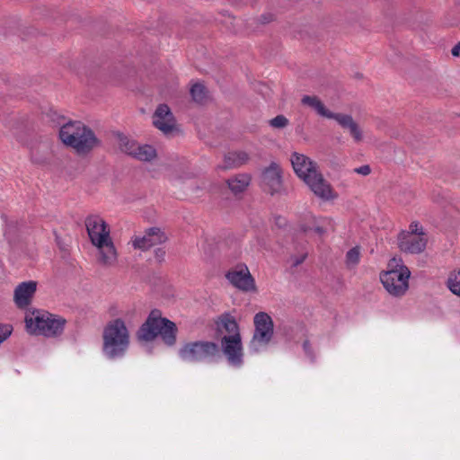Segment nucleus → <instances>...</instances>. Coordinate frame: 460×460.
<instances>
[{"mask_svg": "<svg viewBox=\"0 0 460 460\" xmlns=\"http://www.w3.org/2000/svg\"><path fill=\"white\" fill-rule=\"evenodd\" d=\"M263 190L270 195L279 193L282 190L281 169L276 163H271L261 173Z\"/></svg>", "mask_w": 460, "mask_h": 460, "instance_id": "obj_13", "label": "nucleus"}, {"mask_svg": "<svg viewBox=\"0 0 460 460\" xmlns=\"http://www.w3.org/2000/svg\"><path fill=\"white\" fill-rule=\"evenodd\" d=\"M275 220H276V224H277L278 226H281L282 222H284V221H285V219H284V218H282V217H279H279H277Z\"/></svg>", "mask_w": 460, "mask_h": 460, "instance_id": "obj_38", "label": "nucleus"}, {"mask_svg": "<svg viewBox=\"0 0 460 460\" xmlns=\"http://www.w3.org/2000/svg\"><path fill=\"white\" fill-rule=\"evenodd\" d=\"M447 288L453 294L460 296V278L458 279L456 275H450L447 279Z\"/></svg>", "mask_w": 460, "mask_h": 460, "instance_id": "obj_26", "label": "nucleus"}, {"mask_svg": "<svg viewBox=\"0 0 460 460\" xmlns=\"http://www.w3.org/2000/svg\"><path fill=\"white\" fill-rule=\"evenodd\" d=\"M54 235H55L56 243L58 246V248L61 251H66L67 248L66 243H65V242L62 240V238L58 234V233L56 231H54Z\"/></svg>", "mask_w": 460, "mask_h": 460, "instance_id": "obj_33", "label": "nucleus"}, {"mask_svg": "<svg viewBox=\"0 0 460 460\" xmlns=\"http://www.w3.org/2000/svg\"><path fill=\"white\" fill-rule=\"evenodd\" d=\"M308 230H309V228H307V227H303V231H304V232H307Z\"/></svg>", "mask_w": 460, "mask_h": 460, "instance_id": "obj_39", "label": "nucleus"}, {"mask_svg": "<svg viewBox=\"0 0 460 460\" xmlns=\"http://www.w3.org/2000/svg\"><path fill=\"white\" fill-rule=\"evenodd\" d=\"M301 103L313 109L318 115L332 119L335 115L334 112L329 111L320 98L316 95H304L301 99Z\"/></svg>", "mask_w": 460, "mask_h": 460, "instance_id": "obj_19", "label": "nucleus"}, {"mask_svg": "<svg viewBox=\"0 0 460 460\" xmlns=\"http://www.w3.org/2000/svg\"><path fill=\"white\" fill-rule=\"evenodd\" d=\"M332 119H335L341 128L348 129L356 142H360L362 140V130L351 115L335 113Z\"/></svg>", "mask_w": 460, "mask_h": 460, "instance_id": "obj_18", "label": "nucleus"}, {"mask_svg": "<svg viewBox=\"0 0 460 460\" xmlns=\"http://www.w3.org/2000/svg\"><path fill=\"white\" fill-rule=\"evenodd\" d=\"M273 20H274V14H272L270 13H263L259 18V22L261 24L270 23Z\"/></svg>", "mask_w": 460, "mask_h": 460, "instance_id": "obj_30", "label": "nucleus"}, {"mask_svg": "<svg viewBox=\"0 0 460 460\" xmlns=\"http://www.w3.org/2000/svg\"><path fill=\"white\" fill-rule=\"evenodd\" d=\"M190 95L192 100L197 103H203L207 99V89L200 84L196 83L190 88Z\"/></svg>", "mask_w": 460, "mask_h": 460, "instance_id": "obj_24", "label": "nucleus"}, {"mask_svg": "<svg viewBox=\"0 0 460 460\" xmlns=\"http://www.w3.org/2000/svg\"><path fill=\"white\" fill-rule=\"evenodd\" d=\"M66 319L47 311H34L26 315L25 323L28 331L36 335L45 337L60 336L66 325Z\"/></svg>", "mask_w": 460, "mask_h": 460, "instance_id": "obj_6", "label": "nucleus"}, {"mask_svg": "<svg viewBox=\"0 0 460 460\" xmlns=\"http://www.w3.org/2000/svg\"><path fill=\"white\" fill-rule=\"evenodd\" d=\"M388 267L391 269L380 275V280L390 295L401 296L409 288L408 280L411 272L406 266L400 265L395 258L389 261Z\"/></svg>", "mask_w": 460, "mask_h": 460, "instance_id": "obj_8", "label": "nucleus"}, {"mask_svg": "<svg viewBox=\"0 0 460 460\" xmlns=\"http://www.w3.org/2000/svg\"><path fill=\"white\" fill-rule=\"evenodd\" d=\"M167 236L159 227H150L142 237H137L133 241L135 249L147 250L155 245L164 243Z\"/></svg>", "mask_w": 460, "mask_h": 460, "instance_id": "obj_14", "label": "nucleus"}, {"mask_svg": "<svg viewBox=\"0 0 460 460\" xmlns=\"http://www.w3.org/2000/svg\"><path fill=\"white\" fill-rule=\"evenodd\" d=\"M177 333L176 324L172 321L162 317L160 310L153 309L137 331L136 338L140 343H147L160 336L166 346L172 347L176 344Z\"/></svg>", "mask_w": 460, "mask_h": 460, "instance_id": "obj_2", "label": "nucleus"}, {"mask_svg": "<svg viewBox=\"0 0 460 460\" xmlns=\"http://www.w3.org/2000/svg\"><path fill=\"white\" fill-rule=\"evenodd\" d=\"M269 124L274 128H284L288 125V119L284 115H278L271 119Z\"/></svg>", "mask_w": 460, "mask_h": 460, "instance_id": "obj_27", "label": "nucleus"}, {"mask_svg": "<svg viewBox=\"0 0 460 460\" xmlns=\"http://www.w3.org/2000/svg\"><path fill=\"white\" fill-rule=\"evenodd\" d=\"M251 181V177L248 174H238L234 178H230L226 181L229 189L234 193L238 194L245 190Z\"/></svg>", "mask_w": 460, "mask_h": 460, "instance_id": "obj_21", "label": "nucleus"}, {"mask_svg": "<svg viewBox=\"0 0 460 460\" xmlns=\"http://www.w3.org/2000/svg\"><path fill=\"white\" fill-rule=\"evenodd\" d=\"M13 327L9 324L0 323V345L12 334Z\"/></svg>", "mask_w": 460, "mask_h": 460, "instance_id": "obj_28", "label": "nucleus"}, {"mask_svg": "<svg viewBox=\"0 0 460 460\" xmlns=\"http://www.w3.org/2000/svg\"><path fill=\"white\" fill-rule=\"evenodd\" d=\"M303 349L305 352V354L311 358L313 359L314 358V353H313V349H312V347H311V344H310V341L308 340H305L304 342H303Z\"/></svg>", "mask_w": 460, "mask_h": 460, "instance_id": "obj_32", "label": "nucleus"}, {"mask_svg": "<svg viewBox=\"0 0 460 460\" xmlns=\"http://www.w3.org/2000/svg\"><path fill=\"white\" fill-rule=\"evenodd\" d=\"M215 325H216V334L217 337L222 335L223 336H235L241 335L239 324L237 323L235 318L231 315L229 313H225L220 314L216 320H215Z\"/></svg>", "mask_w": 460, "mask_h": 460, "instance_id": "obj_16", "label": "nucleus"}, {"mask_svg": "<svg viewBox=\"0 0 460 460\" xmlns=\"http://www.w3.org/2000/svg\"><path fill=\"white\" fill-rule=\"evenodd\" d=\"M451 53L454 57H458L460 55V42H458L451 50Z\"/></svg>", "mask_w": 460, "mask_h": 460, "instance_id": "obj_36", "label": "nucleus"}, {"mask_svg": "<svg viewBox=\"0 0 460 460\" xmlns=\"http://www.w3.org/2000/svg\"><path fill=\"white\" fill-rule=\"evenodd\" d=\"M85 226L91 243L99 251L98 261L106 267L113 266L118 253L110 235L109 225L100 216L91 215L85 219Z\"/></svg>", "mask_w": 460, "mask_h": 460, "instance_id": "obj_3", "label": "nucleus"}, {"mask_svg": "<svg viewBox=\"0 0 460 460\" xmlns=\"http://www.w3.org/2000/svg\"><path fill=\"white\" fill-rule=\"evenodd\" d=\"M226 279L236 288L243 292L256 291L254 278L246 265L237 266L226 272Z\"/></svg>", "mask_w": 460, "mask_h": 460, "instance_id": "obj_11", "label": "nucleus"}, {"mask_svg": "<svg viewBox=\"0 0 460 460\" xmlns=\"http://www.w3.org/2000/svg\"><path fill=\"white\" fill-rule=\"evenodd\" d=\"M354 171H355V172H357L358 174L367 176V175H368L371 172V168H370L369 165L365 164V165H362L360 167L355 168Z\"/></svg>", "mask_w": 460, "mask_h": 460, "instance_id": "obj_31", "label": "nucleus"}, {"mask_svg": "<svg viewBox=\"0 0 460 460\" xmlns=\"http://www.w3.org/2000/svg\"><path fill=\"white\" fill-rule=\"evenodd\" d=\"M58 137L65 146L73 148L80 156L89 155L102 145L93 130L79 120H70L64 124L59 128Z\"/></svg>", "mask_w": 460, "mask_h": 460, "instance_id": "obj_1", "label": "nucleus"}, {"mask_svg": "<svg viewBox=\"0 0 460 460\" xmlns=\"http://www.w3.org/2000/svg\"><path fill=\"white\" fill-rule=\"evenodd\" d=\"M409 231H406V233H411V234L415 235H423L426 236V234L423 232V228L419 226L418 222H411L409 226Z\"/></svg>", "mask_w": 460, "mask_h": 460, "instance_id": "obj_29", "label": "nucleus"}, {"mask_svg": "<svg viewBox=\"0 0 460 460\" xmlns=\"http://www.w3.org/2000/svg\"><path fill=\"white\" fill-rule=\"evenodd\" d=\"M117 138L120 151L129 156H132L133 153L135 152L134 149L137 147L138 143L133 139L128 138L122 133H117Z\"/></svg>", "mask_w": 460, "mask_h": 460, "instance_id": "obj_23", "label": "nucleus"}, {"mask_svg": "<svg viewBox=\"0 0 460 460\" xmlns=\"http://www.w3.org/2000/svg\"><path fill=\"white\" fill-rule=\"evenodd\" d=\"M249 155L243 151L229 152L225 155L224 165L221 167L224 170L239 167L247 163Z\"/></svg>", "mask_w": 460, "mask_h": 460, "instance_id": "obj_20", "label": "nucleus"}, {"mask_svg": "<svg viewBox=\"0 0 460 460\" xmlns=\"http://www.w3.org/2000/svg\"><path fill=\"white\" fill-rule=\"evenodd\" d=\"M291 164L296 173L303 179L315 196L323 200L335 197L331 184L318 172L315 162L305 155L295 152L291 155Z\"/></svg>", "mask_w": 460, "mask_h": 460, "instance_id": "obj_4", "label": "nucleus"}, {"mask_svg": "<svg viewBox=\"0 0 460 460\" xmlns=\"http://www.w3.org/2000/svg\"><path fill=\"white\" fill-rule=\"evenodd\" d=\"M306 257H307V253H305L298 257H294L292 266L297 267L298 265L302 264L305 261V260L306 259Z\"/></svg>", "mask_w": 460, "mask_h": 460, "instance_id": "obj_34", "label": "nucleus"}, {"mask_svg": "<svg viewBox=\"0 0 460 460\" xmlns=\"http://www.w3.org/2000/svg\"><path fill=\"white\" fill-rule=\"evenodd\" d=\"M155 258L159 261H164V255H165V252L163 249H161V248H157L155 251Z\"/></svg>", "mask_w": 460, "mask_h": 460, "instance_id": "obj_35", "label": "nucleus"}, {"mask_svg": "<svg viewBox=\"0 0 460 460\" xmlns=\"http://www.w3.org/2000/svg\"><path fill=\"white\" fill-rule=\"evenodd\" d=\"M153 123L164 134L171 133L175 126V119L171 109L167 104H159L156 108L154 117Z\"/></svg>", "mask_w": 460, "mask_h": 460, "instance_id": "obj_15", "label": "nucleus"}, {"mask_svg": "<svg viewBox=\"0 0 460 460\" xmlns=\"http://www.w3.org/2000/svg\"><path fill=\"white\" fill-rule=\"evenodd\" d=\"M130 343L129 332L121 318L110 321L102 332V352L109 359L122 358Z\"/></svg>", "mask_w": 460, "mask_h": 460, "instance_id": "obj_5", "label": "nucleus"}, {"mask_svg": "<svg viewBox=\"0 0 460 460\" xmlns=\"http://www.w3.org/2000/svg\"><path fill=\"white\" fill-rule=\"evenodd\" d=\"M132 156L135 159L143 162H150L156 157V150L150 145H139L134 149Z\"/></svg>", "mask_w": 460, "mask_h": 460, "instance_id": "obj_22", "label": "nucleus"}, {"mask_svg": "<svg viewBox=\"0 0 460 460\" xmlns=\"http://www.w3.org/2000/svg\"><path fill=\"white\" fill-rule=\"evenodd\" d=\"M178 355L185 362H213L220 358V347L210 341H188L179 349Z\"/></svg>", "mask_w": 460, "mask_h": 460, "instance_id": "obj_7", "label": "nucleus"}, {"mask_svg": "<svg viewBox=\"0 0 460 460\" xmlns=\"http://www.w3.org/2000/svg\"><path fill=\"white\" fill-rule=\"evenodd\" d=\"M360 259V249L355 246L349 250L346 253V263L348 266H356L358 264Z\"/></svg>", "mask_w": 460, "mask_h": 460, "instance_id": "obj_25", "label": "nucleus"}, {"mask_svg": "<svg viewBox=\"0 0 460 460\" xmlns=\"http://www.w3.org/2000/svg\"><path fill=\"white\" fill-rule=\"evenodd\" d=\"M428 239L423 235H415L406 231H401L398 234V247L406 253L418 254L422 252L427 246Z\"/></svg>", "mask_w": 460, "mask_h": 460, "instance_id": "obj_12", "label": "nucleus"}, {"mask_svg": "<svg viewBox=\"0 0 460 460\" xmlns=\"http://www.w3.org/2000/svg\"><path fill=\"white\" fill-rule=\"evenodd\" d=\"M37 283L35 281H27L19 284L14 290V302L18 308L27 307L36 292Z\"/></svg>", "mask_w": 460, "mask_h": 460, "instance_id": "obj_17", "label": "nucleus"}, {"mask_svg": "<svg viewBox=\"0 0 460 460\" xmlns=\"http://www.w3.org/2000/svg\"><path fill=\"white\" fill-rule=\"evenodd\" d=\"M314 232L317 233L318 234L322 235L325 233V229L322 226H316L314 227Z\"/></svg>", "mask_w": 460, "mask_h": 460, "instance_id": "obj_37", "label": "nucleus"}, {"mask_svg": "<svg viewBox=\"0 0 460 460\" xmlns=\"http://www.w3.org/2000/svg\"><path fill=\"white\" fill-rule=\"evenodd\" d=\"M254 332L252 342L260 345H268L273 337V321L271 317L264 312L257 313L253 318Z\"/></svg>", "mask_w": 460, "mask_h": 460, "instance_id": "obj_10", "label": "nucleus"}, {"mask_svg": "<svg viewBox=\"0 0 460 460\" xmlns=\"http://www.w3.org/2000/svg\"><path fill=\"white\" fill-rule=\"evenodd\" d=\"M220 353L223 352L228 364L240 367L243 364V346L242 336H222L220 339Z\"/></svg>", "mask_w": 460, "mask_h": 460, "instance_id": "obj_9", "label": "nucleus"}]
</instances>
